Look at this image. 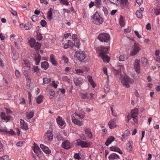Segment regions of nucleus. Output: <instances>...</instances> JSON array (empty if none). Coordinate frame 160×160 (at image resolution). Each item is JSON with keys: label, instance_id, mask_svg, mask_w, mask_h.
<instances>
[{"label": "nucleus", "instance_id": "72a5a7b5", "mask_svg": "<svg viewBox=\"0 0 160 160\" xmlns=\"http://www.w3.org/2000/svg\"><path fill=\"white\" fill-rule=\"evenodd\" d=\"M50 61L52 63L54 66H56L57 63L55 59L54 56L53 55L50 56Z\"/></svg>", "mask_w": 160, "mask_h": 160}, {"label": "nucleus", "instance_id": "58836bf2", "mask_svg": "<svg viewBox=\"0 0 160 160\" xmlns=\"http://www.w3.org/2000/svg\"><path fill=\"white\" fill-rule=\"evenodd\" d=\"M43 85H44L45 84H48L49 83L51 82V80L50 78H43Z\"/></svg>", "mask_w": 160, "mask_h": 160}, {"label": "nucleus", "instance_id": "f8f14e48", "mask_svg": "<svg viewBox=\"0 0 160 160\" xmlns=\"http://www.w3.org/2000/svg\"><path fill=\"white\" fill-rule=\"evenodd\" d=\"M20 127L23 130L25 131L28 130V128L27 124L22 119H20Z\"/></svg>", "mask_w": 160, "mask_h": 160}, {"label": "nucleus", "instance_id": "6e6552de", "mask_svg": "<svg viewBox=\"0 0 160 160\" xmlns=\"http://www.w3.org/2000/svg\"><path fill=\"white\" fill-rule=\"evenodd\" d=\"M72 39L74 41V46L78 48L80 47V43L79 39L77 38V36L75 34H73L72 35Z\"/></svg>", "mask_w": 160, "mask_h": 160}, {"label": "nucleus", "instance_id": "a18cd8bd", "mask_svg": "<svg viewBox=\"0 0 160 160\" xmlns=\"http://www.w3.org/2000/svg\"><path fill=\"white\" fill-rule=\"evenodd\" d=\"M37 38L39 40H41L42 38V36L41 33H39V32H37Z\"/></svg>", "mask_w": 160, "mask_h": 160}, {"label": "nucleus", "instance_id": "cd10ccee", "mask_svg": "<svg viewBox=\"0 0 160 160\" xmlns=\"http://www.w3.org/2000/svg\"><path fill=\"white\" fill-rule=\"evenodd\" d=\"M49 67V64L47 62L45 61L41 63V67L44 70H46Z\"/></svg>", "mask_w": 160, "mask_h": 160}, {"label": "nucleus", "instance_id": "9d476101", "mask_svg": "<svg viewBox=\"0 0 160 160\" xmlns=\"http://www.w3.org/2000/svg\"><path fill=\"white\" fill-rule=\"evenodd\" d=\"M77 143L78 145L81 146L82 147L87 148L90 145V143L88 142H85L78 139L77 141Z\"/></svg>", "mask_w": 160, "mask_h": 160}, {"label": "nucleus", "instance_id": "4468645a", "mask_svg": "<svg viewBox=\"0 0 160 160\" xmlns=\"http://www.w3.org/2000/svg\"><path fill=\"white\" fill-rule=\"evenodd\" d=\"M99 52H100V56L102 55L107 54L108 52V49L104 47H100L99 49Z\"/></svg>", "mask_w": 160, "mask_h": 160}, {"label": "nucleus", "instance_id": "412c9836", "mask_svg": "<svg viewBox=\"0 0 160 160\" xmlns=\"http://www.w3.org/2000/svg\"><path fill=\"white\" fill-rule=\"evenodd\" d=\"M132 117H137L138 114V109L135 108L131 111Z\"/></svg>", "mask_w": 160, "mask_h": 160}, {"label": "nucleus", "instance_id": "2eb2a0df", "mask_svg": "<svg viewBox=\"0 0 160 160\" xmlns=\"http://www.w3.org/2000/svg\"><path fill=\"white\" fill-rule=\"evenodd\" d=\"M62 148L66 149H68L71 148L69 141L67 140L64 141L62 143Z\"/></svg>", "mask_w": 160, "mask_h": 160}, {"label": "nucleus", "instance_id": "e433bc0d", "mask_svg": "<svg viewBox=\"0 0 160 160\" xmlns=\"http://www.w3.org/2000/svg\"><path fill=\"white\" fill-rule=\"evenodd\" d=\"M136 15L138 18H141L142 17V13L140 10H137L136 12Z\"/></svg>", "mask_w": 160, "mask_h": 160}, {"label": "nucleus", "instance_id": "f257e3e1", "mask_svg": "<svg viewBox=\"0 0 160 160\" xmlns=\"http://www.w3.org/2000/svg\"><path fill=\"white\" fill-rule=\"evenodd\" d=\"M120 79L121 83L127 88L130 87L129 83H132L134 82L133 79L122 74L120 75Z\"/></svg>", "mask_w": 160, "mask_h": 160}, {"label": "nucleus", "instance_id": "4d7b16f0", "mask_svg": "<svg viewBox=\"0 0 160 160\" xmlns=\"http://www.w3.org/2000/svg\"><path fill=\"white\" fill-rule=\"evenodd\" d=\"M56 36H52L51 37V39L52 43H54L56 40Z\"/></svg>", "mask_w": 160, "mask_h": 160}, {"label": "nucleus", "instance_id": "c85d7f7f", "mask_svg": "<svg viewBox=\"0 0 160 160\" xmlns=\"http://www.w3.org/2000/svg\"><path fill=\"white\" fill-rule=\"evenodd\" d=\"M73 81L75 85L77 86H80L82 84L81 81L78 78H74Z\"/></svg>", "mask_w": 160, "mask_h": 160}, {"label": "nucleus", "instance_id": "c03bdc74", "mask_svg": "<svg viewBox=\"0 0 160 160\" xmlns=\"http://www.w3.org/2000/svg\"><path fill=\"white\" fill-rule=\"evenodd\" d=\"M101 0H95L96 7H100L101 5Z\"/></svg>", "mask_w": 160, "mask_h": 160}, {"label": "nucleus", "instance_id": "e2e57ef3", "mask_svg": "<svg viewBox=\"0 0 160 160\" xmlns=\"http://www.w3.org/2000/svg\"><path fill=\"white\" fill-rule=\"evenodd\" d=\"M75 71L76 73L78 74L79 73H82L84 72L83 70L82 69H76Z\"/></svg>", "mask_w": 160, "mask_h": 160}, {"label": "nucleus", "instance_id": "774afa93", "mask_svg": "<svg viewBox=\"0 0 160 160\" xmlns=\"http://www.w3.org/2000/svg\"><path fill=\"white\" fill-rule=\"evenodd\" d=\"M15 74L16 76L17 77H19L20 75V73L18 70H16L15 71Z\"/></svg>", "mask_w": 160, "mask_h": 160}, {"label": "nucleus", "instance_id": "864d4df0", "mask_svg": "<svg viewBox=\"0 0 160 160\" xmlns=\"http://www.w3.org/2000/svg\"><path fill=\"white\" fill-rule=\"evenodd\" d=\"M126 148L127 149L131 150L132 148V146L130 142H128L126 144Z\"/></svg>", "mask_w": 160, "mask_h": 160}, {"label": "nucleus", "instance_id": "5fc2aeb1", "mask_svg": "<svg viewBox=\"0 0 160 160\" xmlns=\"http://www.w3.org/2000/svg\"><path fill=\"white\" fill-rule=\"evenodd\" d=\"M49 93L51 96L52 97H54L55 95V92L52 89H51L50 90Z\"/></svg>", "mask_w": 160, "mask_h": 160}, {"label": "nucleus", "instance_id": "4c0bfd02", "mask_svg": "<svg viewBox=\"0 0 160 160\" xmlns=\"http://www.w3.org/2000/svg\"><path fill=\"white\" fill-rule=\"evenodd\" d=\"M32 26L31 24L29 22L26 23L24 25L25 28L26 30H29Z\"/></svg>", "mask_w": 160, "mask_h": 160}, {"label": "nucleus", "instance_id": "c756f323", "mask_svg": "<svg viewBox=\"0 0 160 160\" xmlns=\"http://www.w3.org/2000/svg\"><path fill=\"white\" fill-rule=\"evenodd\" d=\"M88 81L92 85V87L93 88H94L96 86V85L94 82L93 80L92 77L90 76L87 77Z\"/></svg>", "mask_w": 160, "mask_h": 160}, {"label": "nucleus", "instance_id": "6e6d98bb", "mask_svg": "<svg viewBox=\"0 0 160 160\" xmlns=\"http://www.w3.org/2000/svg\"><path fill=\"white\" fill-rule=\"evenodd\" d=\"M31 19L33 22H35L37 20V17L35 15H33L31 17Z\"/></svg>", "mask_w": 160, "mask_h": 160}, {"label": "nucleus", "instance_id": "69168bd1", "mask_svg": "<svg viewBox=\"0 0 160 160\" xmlns=\"http://www.w3.org/2000/svg\"><path fill=\"white\" fill-rule=\"evenodd\" d=\"M134 33L135 34L136 36L139 38H142V37L141 35H140L139 33L137 31H134Z\"/></svg>", "mask_w": 160, "mask_h": 160}, {"label": "nucleus", "instance_id": "c9c22d12", "mask_svg": "<svg viewBox=\"0 0 160 160\" xmlns=\"http://www.w3.org/2000/svg\"><path fill=\"white\" fill-rule=\"evenodd\" d=\"M128 58L127 56L126 55H121L119 56V60L122 61L127 60Z\"/></svg>", "mask_w": 160, "mask_h": 160}, {"label": "nucleus", "instance_id": "473e14b6", "mask_svg": "<svg viewBox=\"0 0 160 160\" xmlns=\"http://www.w3.org/2000/svg\"><path fill=\"white\" fill-rule=\"evenodd\" d=\"M108 158L109 160H113L115 159L120 158L119 156L116 154L115 153L114 154L110 155Z\"/></svg>", "mask_w": 160, "mask_h": 160}, {"label": "nucleus", "instance_id": "393cba45", "mask_svg": "<svg viewBox=\"0 0 160 160\" xmlns=\"http://www.w3.org/2000/svg\"><path fill=\"white\" fill-rule=\"evenodd\" d=\"M115 138L112 136H110L109 137L107 140L105 144L107 146H108V145L111 143L114 140Z\"/></svg>", "mask_w": 160, "mask_h": 160}, {"label": "nucleus", "instance_id": "0e129e2a", "mask_svg": "<svg viewBox=\"0 0 160 160\" xmlns=\"http://www.w3.org/2000/svg\"><path fill=\"white\" fill-rule=\"evenodd\" d=\"M87 95L88 93H86L84 94L82 93L81 94V97L83 99H85L87 97Z\"/></svg>", "mask_w": 160, "mask_h": 160}, {"label": "nucleus", "instance_id": "3c124183", "mask_svg": "<svg viewBox=\"0 0 160 160\" xmlns=\"http://www.w3.org/2000/svg\"><path fill=\"white\" fill-rule=\"evenodd\" d=\"M74 158L75 159L79 160L81 159L80 156L78 153H76L74 155Z\"/></svg>", "mask_w": 160, "mask_h": 160}, {"label": "nucleus", "instance_id": "2f4dec72", "mask_svg": "<svg viewBox=\"0 0 160 160\" xmlns=\"http://www.w3.org/2000/svg\"><path fill=\"white\" fill-rule=\"evenodd\" d=\"M41 59V57L38 53L37 54V56H35V60L36 62V64L37 65H38L40 62Z\"/></svg>", "mask_w": 160, "mask_h": 160}, {"label": "nucleus", "instance_id": "de8ad7c7", "mask_svg": "<svg viewBox=\"0 0 160 160\" xmlns=\"http://www.w3.org/2000/svg\"><path fill=\"white\" fill-rule=\"evenodd\" d=\"M60 3L63 4L68 5L69 4V2L67 0H59Z\"/></svg>", "mask_w": 160, "mask_h": 160}, {"label": "nucleus", "instance_id": "052dcab7", "mask_svg": "<svg viewBox=\"0 0 160 160\" xmlns=\"http://www.w3.org/2000/svg\"><path fill=\"white\" fill-rule=\"evenodd\" d=\"M102 10L104 12L105 15L107 16L108 14V11L107 8H104L103 7Z\"/></svg>", "mask_w": 160, "mask_h": 160}, {"label": "nucleus", "instance_id": "1a4fd4ad", "mask_svg": "<svg viewBox=\"0 0 160 160\" xmlns=\"http://www.w3.org/2000/svg\"><path fill=\"white\" fill-rule=\"evenodd\" d=\"M0 132L5 133L6 134H10L11 135H13L14 133V132L12 129H10V131H8L6 127L2 126L0 127Z\"/></svg>", "mask_w": 160, "mask_h": 160}, {"label": "nucleus", "instance_id": "423d86ee", "mask_svg": "<svg viewBox=\"0 0 160 160\" xmlns=\"http://www.w3.org/2000/svg\"><path fill=\"white\" fill-rule=\"evenodd\" d=\"M74 57L80 62H82L86 58V56L84 52L81 51H77L75 52Z\"/></svg>", "mask_w": 160, "mask_h": 160}, {"label": "nucleus", "instance_id": "7c9ffc66", "mask_svg": "<svg viewBox=\"0 0 160 160\" xmlns=\"http://www.w3.org/2000/svg\"><path fill=\"white\" fill-rule=\"evenodd\" d=\"M100 57L104 62H108L109 61L110 58L107 54L101 55Z\"/></svg>", "mask_w": 160, "mask_h": 160}, {"label": "nucleus", "instance_id": "338daca9", "mask_svg": "<svg viewBox=\"0 0 160 160\" xmlns=\"http://www.w3.org/2000/svg\"><path fill=\"white\" fill-rule=\"evenodd\" d=\"M9 156L8 155H4L3 156L1 160H8V158Z\"/></svg>", "mask_w": 160, "mask_h": 160}, {"label": "nucleus", "instance_id": "7ed1b4c3", "mask_svg": "<svg viewBox=\"0 0 160 160\" xmlns=\"http://www.w3.org/2000/svg\"><path fill=\"white\" fill-rule=\"evenodd\" d=\"M28 43L31 48H34L36 51L40 49L41 45V43L36 42L35 40L33 38H31L28 40Z\"/></svg>", "mask_w": 160, "mask_h": 160}, {"label": "nucleus", "instance_id": "a878e982", "mask_svg": "<svg viewBox=\"0 0 160 160\" xmlns=\"http://www.w3.org/2000/svg\"><path fill=\"white\" fill-rule=\"evenodd\" d=\"M72 122L74 124L77 125L78 126H81L82 125V122L79 120L73 118H72Z\"/></svg>", "mask_w": 160, "mask_h": 160}, {"label": "nucleus", "instance_id": "5701e85b", "mask_svg": "<svg viewBox=\"0 0 160 160\" xmlns=\"http://www.w3.org/2000/svg\"><path fill=\"white\" fill-rule=\"evenodd\" d=\"M33 149L34 152L36 153V155L38 156L40 152V150L39 147L37 144H34Z\"/></svg>", "mask_w": 160, "mask_h": 160}, {"label": "nucleus", "instance_id": "680f3d73", "mask_svg": "<svg viewBox=\"0 0 160 160\" xmlns=\"http://www.w3.org/2000/svg\"><path fill=\"white\" fill-rule=\"evenodd\" d=\"M33 69L35 72H38L39 71L40 69L38 66H34L33 67Z\"/></svg>", "mask_w": 160, "mask_h": 160}, {"label": "nucleus", "instance_id": "ea45409f", "mask_svg": "<svg viewBox=\"0 0 160 160\" xmlns=\"http://www.w3.org/2000/svg\"><path fill=\"white\" fill-rule=\"evenodd\" d=\"M43 96L42 95H40L37 98L36 102L38 104L41 103L42 102Z\"/></svg>", "mask_w": 160, "mask_h": 160}, {"label": "nucleus", "instance_id": "bf43d9fd", "mask_svg": "<svg viewBox=\"0 0 160 160\" xmlns=\"http://www.w3.org/2000/svg\"><path fill=\"white\" fill-rule=\"evenodd\" d=\"M121 72V70H114V72L115 73V75H119Z\"/></svg>", "mask_w": 160, "mask_h": 160}, {"label": "nucleus", "instance_id": "b1692460", "mask_svg": "<svg viewBox=\"0 0 160 160\" xmlns=\"http://www.w3.org/2000/svg\"><path fill=\"white\" fill-rule=\"evenodd\" d=\"M84 130L86 134L90 138H92V136L90 129L89 128H87L85 127L84 128Z\"/></svg>", "mask_w": 160, "mask_h": 160}, {"label": "nucleus", "instance_id": "13d9d810", "mask_svg": "<svg viewBox=\"0 0 160 160\" xmlns=\"http://www.w3.org/2000/svg\"><path fill=\"white\" fill-rule=\"evenodd\" d=\"M130 131L128 129L126 130L123 134L125 135L126 137H128L129 136L130 134Z\"/></svg>", "mask_w": 160, "mask_h": 160}, {"label": "nucleus", "instance_id": "8fccbe9b", "mask_svg": "<svg viewBox=\"0 0 160 160\" xmlns=\"http://www.w3.org/2000/svg\"><path fill=\"white\" fill-rule=\"evenodd\" d=\"M40 23L42 27H44L46 25L47 22L45 20H42L41 21Z\"/></svg>", "mask_w": 160, "mask_h": 160}, {"label": "nucleus", "instance_id": "bb28decb", "mask_svg": "<svg viewBox=\"0 0 160 160\" xmlns=\"http://www.w3.org/2000/svg\"><path fill=\"white\" fill-rule=\"evenodd\" d=\"M12 58L14 60L17 59L18 58V54L16 52V50L14 49H12Z\"/></svg>", "mask_w": 160, "mask_h": 160}, {"label": "nucleus", "instance_id": "dca6fc26", "mask_svg": "<svg viewBox=\"0 0 160 160\" xmlns=\"http://www.w3.org/2000/svg\"><path fill=\"white\" fill-rule=\"evenodd\" d=\"M74 44L73 42L71 40H69L68 42L65 44L64 46V48L65 49H67L68 48H73Z\"/></svg>", "mask_w": 160, "mask_h": 160}, {"label": "nucleus", "instance_id": "79ce46f5", "mask_svg": "<svg viewBox=\"0 0 160 160\" xmlns=\"http://www.w3.org/2000/svg\"><path fill=\"white\" fill-rule=\"evenodd\" d=\"M33 112H31L26 114L27 117L28 119H30L32 118L33 116Z\"/></svg>", "mask_w": 160, "mask_h": 160}, {"label": "nucleus", "instance_id": "0eeeda50", "mask_svg": "<svg viewBox=\"0 0 160 160\" xmlns=\"http://www.w3.org/2000/svg\"><path fill=\"white\" fill-rule=\"evenodd\" d=\"M44 137L46 142L52 141L53 138L52 132L49 130H48L44 135Z\"/></svg>", "mask_w": 160, "mask_h": 160}, {"label": "nucleus", "instance_id": "4be33fe9", "mask_svg": "<svg viewBox=\"0 0 160 160\" xmlns=\"http://www.w3.org/2000/svg\"><path fill=\"white\" fill-rule=\"evenodd\" d=\"M110 149L112 151L117 152L121 154L122 153V152L120 150V149L117 147H111L110 148Z\"/></svg>", "mask_w": 160, "mask_h": 160}, {"label": "nucleus", "instance_id": "f704fd0d", "mask_svg": "<svg viewBox=\"0 0 160 160\" xmlns=\"http://www.w3.org/2000/svg\"><path fill=\"white\" fill-rule=\"evenodd\" d=\"M48 19L51 21L52 19V11H48L47 13Z\"/></svg>", "mask_w": 160, "mask_h": 160}, {"label": "nucleus", "instance_id": "37998d69", "mask_svg": "<svg viewBox=\"0 0 160 160\" xmlns=\"http://www.w3.org/2000/svg\"><path fill=\"white\" fill-rule=\"evenodd\" d=\"M142 64L143 66H145L148 63V60L146 58H142L141 59Z\"/></svg>", "mask_w": 160, "mask_h": 160}, {"label": "nucleus", "instance_id": "39448f33", "mask_svg": "<svg viewBox=\"0 0 160 160\" xmlns=\"http://www.w3.org/2000/svg\"><path fill=\"white\" fill-rule=\"evenodd\" d=\"M132 42L134 44L132 48V51L130 53V55L132 56L135 55L140 51L141 49V47L138 43L135 42L133 40H132Z\"/></svg>", "mask_w": 160, "mask_h": 160}, {"label": "nucleus", "instance_id": "aec40b11", "mask_svg": "<svg viewBox=\"0 0 160 160\" xmlns=\"http://www.w3.org/2000/svg\"><path fill=\"white\" fill-rule=\"evenodd\" d=\"M22 64L24 67H26L29 69L30 67V62L26 59H24L22 62Z\"/></svg>", "mask_w": 160, "mask_h": 160}, {"label": "nucleus", "instance_id": "f03ea898", "mask_svg": "<svg viewBox=\"0 0 160 160\" xmlns=\"http://www.w3.org/2000/svg\"><path fill=\"white\" fill-rule=\"evenodd\" d=\"M92 22L95 24L100 25L103 22V18L101 17L99 14L96 12L95 14L92 16Z\"/></svg>", "mask_w": 160, "mask_h": 160}, {"label": "nucleus", "instance_id": "49530a36", "mask_svg": "<svg viewBox=\"0 0 160 160\" xmlns=\"http://www.w3.org/2000/svg\"><path fill=\"white\" fill-rule=\"evenodd\" d=\"M62 60H64V62L65 63H67L68 62V58H67L64 56H62Z\"/></svg>", "mask_w": 160, "mask_h": 160}, {"label": "nucleus", "instance_id": "603ef678", "mask_svg": "<svg viewBox=\"0 0 160 160\" xmlns=\"http://www.w3.org/2000/svg\"><path fill=\"white\" fill-rule=\"evenodd\" d=\"M155 14L156 15H158L160 14V8L156 9L154 10Z\"/></svg>", "mask_w": 160, "mask_h": 160}, {"label": "nucleus", "instance_id": "a19ab883", "mask_svg": "<svg viewBox=\"0 0 160 160\" xmlns=\"http://www.w3.org/2000/svg\"><path fill=\"white\" fill-rule=\"evenodd\" d=\"M119 23L121 27H123L124 26V21L123 20V17L122 15L120 16V18L119 19Z\"/></svg>", "mask_w": 160, "mask_h": 160}, {"label": "nucleus", "instance_id": "20e7f679", "mask_svg": "<svg viewBox=\"0 0 160 160\" xmlns=\"http://www.w3.org/2000/svg\"><path fill=\"white\" fill-rule=\"evenodd\" d=\"M98 38L101 42H108L110 41V36L107 33H101L98 35Z\"/></svg>", "mask_w": 160, "mask_h": 160}, {"label": "nucleus", "instance_id": "a211bd4d", "mask_svg": "<svg viewBox=\"0 0 160 160\" xmlns=\"http://www.w3.org/2000/svg\"><path fill=\"white\" fill-rule=\"evenodd\" d=\"M0 116L1 118L3 120H7L8 121L10 120V116L8 114L6 113H5L4 112H2Z\"/></svg>", "mask_w": 160, "mask_h": 160}, {"label": "nucleus", "instance_id": "6ab92c4d", "mask_svg": "<svg viewBox=\"0 0 160 160\" xmlns=\"http://www.w3.org/2000/svg\"><path fill=\"white\" fill-rule=\"evenodd\" d=\"M56 120L58 124L61 126H63L65 123V121L62 119V118L59 116L56 119Z\"/></svg>", "mask_w": 160, "mask_h": 160}, {"label": "nucleus", "instance_id": "ddd939ff", "mask_svg": "<svg viewBox=\"0 0 160 160\" xmlns=\"http://www.w3.org/2000/svg\"><path fill=\"white\" fill-rule=\"evenodd\" d=\"M116 119L115 118L111 120L108 122V125L111 129H112L117 127L116 125Z\"/></svg>", "mask_w": 160, "mask_h": 160}, {"label": "nucleus", "instance_id": "9b49d317", "mask_svg": "<svg viewBox=\"0 0 160 160\" xmlns=\"http://www.w3.org/2000/svg\"><path fill=\"white\" fill-rule=\"evenodd\" d=\"M140 61L139 60L137 59L135 60L134 63V68L136 71L139 73L140 70Z\"/></svg>", "mask_w": 160, "mask_h": 160}, {"label": "nucleus", "instance_id": "09e8293b", "mask_svg": "<svg viewBox=\"0 0 160 160\" xmlns=\"http://www.w3.org/2000/svg\"><path fill=\"white\" fill-rule=\"evenodd\" d=\"M109 89H110V88H109V85H108V84L107 85H106L104 86V90L105 92L106 93L108 92H109Z\"/></svg>", "mask_w": 160, "mask_h": 160}, {"label": "nucleus", "instance_id": "f3484780", "mask_svg": "<svg viewBox=\"0 0 160 160\" xmlns=\"http://www.w3.org/2000/svg\"><path fill=\"white\" fill-rule=\"evenodd\" d=\"M40 147L42 151L46 153L49 154L50 153L51 151L47 147L45 146L43 144H41L40 145Z\"/></svg>", "mask_w": 160, "mask_h": 160}]
</instances>
